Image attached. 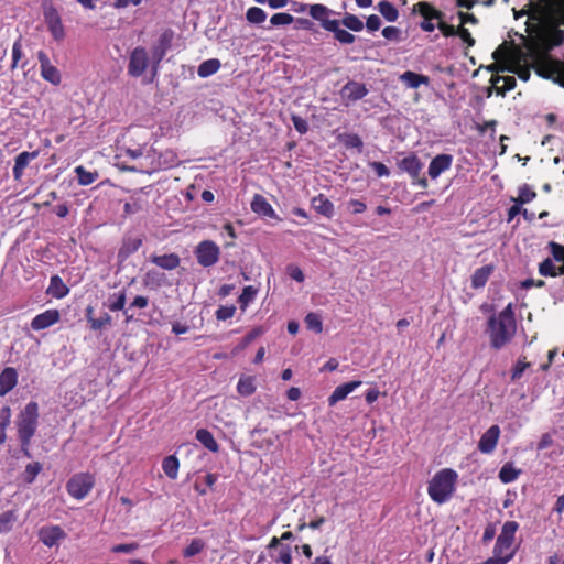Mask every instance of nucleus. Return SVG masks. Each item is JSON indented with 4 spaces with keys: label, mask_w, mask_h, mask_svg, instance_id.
I'll return each mask as SVG.
<instances>
[{
    "label": "nucleus",
    "mask_w": 564,
    "mask_h": 564,
    "mask_svg": "<svg viewBox=\"0 0 564 564\" xmlns=\"http://www.w3.org/2000/svg\"><path fill=\"white\" fill-rule=\"evenodd\" d=\"M149 66L148 52L142 46H137L130 54L128 74L132 77H140Z\"/></svg>",
    "instance_id": "9d476101"
},
{
    "label": "nucleus",
    "mask_w": 564,
    "mask_h": 564,
    "mask_svg": "<svg viewBox=\"0 0 564 564\" xmlns=\"http://www.w3.org/2000/svg\"><path fill=\"white\" fill-rule=\"evenodd\" d=\"M263 334V328L262 327H256L253 329H251L241 340L240 343V349H245L246 347H248L256 338H258L259 336H261Z\"/></svg>",
    "instance_id": "052dcab7"
},
{
    "label": "nucleus",
    "mask_w": 564,
    "mask_h": 564,
    "mask_svg": "<svg viewBox=\"0 0 564 564\" xmlns=\"http://www.w3.org/2000/svg\"><path fill=\"white\" fill-rule=\"evenodd\" d=\"M345 28L352 32H360L364 29V22L355 14L346 13L341 21Z\"/></svg>",
    "instance_id": "a18cd8bd"
},
{
    "label": "nucleus",
    "mask_w": 564,
    "mask_h": 564,
    "mask_svg": "<svg viewBox=\"0 0 564 564\" xmlns=\"http://www.w3.org/2000/svg\"><path fill=\"white\" fill-rule=\"evenodd\" d=\"M144 207V203L137 197H132L131 202H127L123 206V210L126 214H135L142 210Z\"/></svg>",
    "instance_id": "e2e57ef3"
},
{
    "label": "nucleus",
    "mask_w": 564,
    "mask_h": 564,
    "mask_svg": "<svg viewBox=\"0 0 564 564\" xmlns=\"http://www.w3.org/2000/svg\"><path fill=\"white\" fill-rule=\"evenodd\" d=\"M495 271L494 264H486L481 268H478L470 276V285L473 289L478 290L486 285L489 278Z\"/></svg>",
    "instance_id": "a878e982"
},
{
    "label": "nucleus",
    "mask_w": 564,
    "mask_h": 564,
    "mask_svg": "<svg viewBox=\"0 0 564 564\" xmlns=\"http://www.w3.org/2000/svg\"><path fill=\"white\" fill-rule=\"evenodd\" d=\"M378 10L388 22H394L399 18L398 9L387 0L378 3Z\"/></svg>",
    "instance_id": "4c0bfd02"
},
{
    "label": "nucleus",
    "mask_w": 564,
    "mask_h": 564,
    "mask_svg": "<svg viewBox=\"0 0 564 564\" xmlns=\"http://www.w3.org/2000/svg\"><path fill=\"white\" fill-rule=\"evenodd\" d=\"M534 70L533 63L531 59L524 61H516L509 66H500L499 70L509 72L516 74L521 80L528 82L531 76V70Z\"/></svg>",
    "instance_id": "6ab92c4d"
},
{
    "label": "nucleus",
    "mask_w": 564,
    "mask_h": 564,
    "mask_svg": "<svg viewBox=\"0 0 564 564\" xmlns=\"http://www.w3.org/2000/svg\"><path fill=\"white\" fill-rule=\"evenodd\" d=\"M412 12L417 13L423 18V21L420 23V28L424 32H433L435 30V24L432 21L442 20L445 15L441 10L436 9L427 1H420L415 3L412 8Z\"/></svg>",
    "instance_id": "423d86ee"
},
{
    "label": "nucleus",
    "mask_w": 564,
    "mask_h": 564,
    "mask_svg": "<svg viewBox=\"0 0 564 564\" xmlns=\"http://www.w3.org/2000/svg\"><path fill=\"white\" fill-rule=\"evenodd\" d=\"M339 141L348 149H357L361 152L364 149V142L357 133H344L339 135Z\"/></svg>",
    "instance_id": "ea45409f"
},
{
    "label": "nucleus",
    "mask_w": 564,
    "mask_h": 564,
    "mask_svg": "<svg viewBox=\"0 0 564 564\" xmlns=\"http://www.w3.org/2000/svg\"><path fill=\"white\" fill-rule=\"evenodd\" d=\"M18 383V371L13 367H6L0 372V397H4L8 394L11 390L14 389V387Z\"/></svg>",
    "instance_id": "4be33fe9"
},
{
    "label": "nucleus",
    "mask_w": 564,
    "mask_h": 564,
    "mask_svg": "<svg viewBox=\"0 0 564 564\" xmlns=\"http://www.w3.org/2000/svg\"><path fill=\"white\" fill-rule=\"evenodd\" d=\"M28 65V59L23 53L22 39L19 37L12 46V63L10 69L13 72L17 68H24Z\"/></svg>",
    "instance_id": "2f4dec72"
},
{
    "label": "nucleus",
    "mask_w": 564,
    "mask_h": 564,
    "mask_svg": "<svg viewBox=\"0 0 564 564\" xmlns=\"http://www.w3.org/2000/svg\"><path fill=\"white\" fill-rule=\"evenodd\" d=\"M521 473L520 469L516 468L511 462L505 464L502 468L499 471V479L503 484H509L514 481L519 474Z\"/></svg>",
    "instance_id": "c9c22d12"
},
{
    "label": "nucleus",
    "mask_w": 564,
    "mask_h": 564,
    "mask_svg": "<svg viewBox=\"0 0 564 564\" xmlns=\"http://www.w3.org/2000/svg\"><path fill=\"white\" fill-rule=\"evenodd\" d=\"M143 243L142 236H127L123 238L122 245L118 251V258L122 261L127 260L131 254L137 252Z\"/></svg>",
    "instance_id": "412c9836"
},
{
    "label": "nucleus",
    "mask_w": 564,
    "mask_h": 564,
    "mask_svg": "<svg viewBox=\"0 0 564 564\" xmlns=\"http://www.w3.org/2000/svg\"><path fill=\"white\" fill-rule=\"evenodd\" d=\"M180 467V460H163L162 468L167 477L175 479Z\"/></svg>",
    "instance_id": "bf43d9fd"
},
{
    "label": "nucleus",
    "mask_w": 564,
    "mask_h": 564,
    "mask_svg": "<svg viewBox=\"0 0 564 564\" xmlns=\"http://www.w3.org/2000/svg\"><path fill=\"white\" fill-rule=\"evenodd\" d=\"M173 37L174 32L171 29H166L160 34L156 44L152 47V70L154 76L159 70L161 62L172 46Z\"/></svg>",
    "instance_id": "6e6552de"
},
{
    "label": "nucleus",
    "mask_w": 564,
    "mask_h": 564,
    "mask_svg": "<svg viewBox=\"0 0 564 564\" xmlns=\"http://www.w3.org/2000/svg\"><path fill=\"white\" fill-rule=\"evenodd\" d=\"M500 436V427L491 425L480 437L478 442V449L482 454H490L497 446Z\"/></svg>",
    "instance_id": "f3484780"
},
{
    "label": "nucleus",
    "mask_w": 564,
    "mask_h": 564,
    "mask_svg": "<svg viewBox=\"0 0 564 564\" xmlns=\"http://www.w3.org/2000/svg\"><path fill=\"white\" fill-rule=\"evenodd\" d=\"M294 21V18L292 14L286 12H279L271 17L270 22L274 26L279 25H289Z\"/></svg>",
    "instance_id": "6e6d98bb"
},
{
    "label": "nucleus",
    "mask_w": 564,
    "mask_h": 564,
    "mask_svg": "<svg viewBox=\"0 0 564 564\" xmlns=\"http://www.w3.org/2000/svg\"><path fill=\"white\" fill-rule=\"evenodd\" d=\"M332 13V10L324 4L316 3L310 6V15L321 23V26L325 30V25L328 22H335L336 20H332L328 15Z\"/></svg>",
    "instance_id": "7c9ffc66"
},
{
    "label": "nucleus",
    "mask_w": 564,
    "mask_h": 564,
    "mask_svg": "<svg viewBox=\"0 0 564 564\" xmlns=\"http://www.w3.org/2000/svg\"><path fill=\"white\" fill-rule=\"evenodd\" d=\"M325 30L334 33V39L338 41L340 44H352L356 40L355 35L350 32L340 29V22L336 20L335 22H328L325 25Z\"/></svg>",
    "instance_id": "c85d7f7f"
},
{
    "label": "nucleus",
    "mask_w": 564,
    "mask_h": 564,
    "mask_svg": "<svg viewBox=\"0 0 564 564\" xmlns=\"http://www.w3.org/2000/svg\"><path fill=\"white\" fill-rule=\"evenodd\" d=\"M486 333L489 336L491 348L496 350H500L512 341L517 333V322L511 303L488 318Z\"/></svg>",
    "instance_id": "f03ea898"
},
{
    "label": "nucleus",
    "mask_w": 564,
    "mask_h": 564,
    "mask_svg": "<svg viewBox=\"0 0 564 564\" xmlns=\"http://www.w3.org/2000/svg\"><path fill=\"white\" fill-rule=\"evenodd\" d=\"M453 163L451 154L442 153L432 159L429 165V176L433 180L437 178L442 173L449 170Z\"/></svg>",
    "instance_id": "dca6fc26"
},
{
    "label": "nucleus",
    "mask_w": 564,
    "mask_h": 564,
    "mask_svg": "<svg viewBox=\"0 0 564 564\" xmlns=\"http://www.w3.org/2000/svg\"><path fill=\"white\" fill-rule=\"evenodd\" d=\"M78 184L82 186H88L98 178L97 172H89L84 166L79 165L75 167Z\"/></svg>",
    "instance_id": "a19ab883"
},
{
    "label": "nucleus",
    "mask_w": 564,
    "mask_h": 564,
    "mask_svg": "<svg viewBox=\"0 0 564 564\" xmlns=\"http://www.w3.org/2000/svg\"><path fill=\"white\" fill-rule=\"evenodd\" d=\"M46 293L55 299H64L69 293V288L64 283L63 279L54 274L50 279V285Z\"/></svg>",
    "instance_id": "c756f323"
},
{
    "label": "nucleus",
    "mask_w": 564,
    "mask_h": 564,
    "mask_svg": "<svg viewBox=\"0 0 564 564\" xmlns=\"http://www.w3.org/2000/svg\"><path fill=\"white\" fill-rule=\"evenodd\" d=\"M400 82L403 83L408 88L416 89L421 85L429 86L430 77L423 74H417L412 70H406L399 77Z\"/></svg>",
    "instance_id": "bb28decb"
},
{
    "label": "nucleus",
    "mask_w": 564,
    "mask_h": 564,
    "mask_svg": "<svg viewBox=\"0 0 564 564\" xmlns=\"http://www.w3.org/2000/svg\"><path fill=\"white\" fill-rule=\"evenodd\" d=\"M490 83L494 85L497 95L502 97L517 86V80L513 76L495 75L491 77Z\"/></svg>",
    "instance_id": "cd10ccee"
},
{
    "label": "nucleus",
    "mask_w": 564,
    "mask_h": 564,
    "mask_svg": "<svg viewBox=\"0 0 564 564\" xmlns=\"http://www.w3.org/2000/svg\"><path fill=\"white\" fill-rule=\"evenodd\" d=\"M150 261L163 270L172 271L180 267L181 258L176 253L152 254Z\"/></svg>",
    "instance_id": "393cba45"
},
{
    "label": "nucleus",
    "mask_w": 564,
    "mask_h": 564,
    "mask_svg": "<svg viewBox=\"0 0 564 564\" xmlns=\"http://www.w3.org/2000/svg\"><path fill=\"white\" fill-rule=\"evenodd\" d=\"M304 322L306 324V327L308 329L314 330L316 334H321L323 332L322 318L317 313H308L305 316Z\"/></svg>",
    "instance_id": "8fccbe9b"
},
{
    "label": "nucleus",
    "mask_w": 564,
    "mask_h": 564,
    "mask_svg": "<svg viewBox=\"0 0 564 564\" xmlns=\"http://www.w3.org/2000/svg\"><path fill=\"white\" fill-rule=\"evenodd\" d=\"M236 313L235 305H221L216 311L215 315L218 321H226L231 318Z\"/></svg>",
    "instance_id": "13d9d810"
},
{
    "label": "nucleus",
    "mask_w": 564,
    "mask_h": 564,
    "mask_svg": "<svg viewBox=\"0 0 564 564\" xmlns=\"http://www.w3.org/2000/svg\"><path fill=\"white\" fill-rule=\"evenodd\" d=\"M401 30L397 26H386L383 30H382V35L384 39L389 40V41H395V42H399L401 40Z\"/></svg>",
    "instance_id": "69168bd1"
},
{
    "label": "nucleus",
    "mask_w": 564,
    "mask_h": 564,
    "mask_svg": "<svg viewBox=\"0 0 564 564\" xmlns=\"http://www.w3.org/2000/svg\"><path fill=\"white\" fill-rule=\"evenodd\" d=\"M312 208L319 215L330 219L335 214L334 204L324 195L318 194L311 200Z\"/></svg>",
    "instance_id": "5701e85b"
},
{
    "label": "nucleus",
    "mask_w": 564,
    "mask_h": 564,
    "mask_svg": "<svg viewBox=\"0 0 564 564\" xmlns=\"http://www.w3.org/2000/svg\"><path fill=\"white\" fill-rule=\"evenodd\" d=\"M519 524L516 521H507L502 525L501 533L497 538L495 547H494V554L499 555L505 550H508L511 547L516 531L518 530Z\"/></svg>",
    "instance_id": "9b49d317"
},
{
    "label": "nucleus",
    "mask_w": 564,
    "mask_h": 564,
    "mask_svg": "<svg viewBox=\"0 0 564 564\" xmlns=\"http://www.w3.org/2000/svg\"><path fill=\"white\" fill-rule=\"evenodd\" d=\"M18 520L15 510H8L0 514V533H8L12 530Z\"/></svg>",
    "instance_id": "e433bc0d"
},
{
    "label": "nucleus",
    "mask_w": 564,
    "mask_h": 564,
    "mask_svg": "<svg viewBox=\"0 0 564 564\" xmlns=\"http://www.w3.org/2000/svg\"><path fill=\"white\" fill-rule=\"evenodd\" d=\"M237 391L243 397H249L256 391L254 378L251 376L240 377L237 383Z\"/></svg>",
    "instance_id": "58836bf2"
},
{
    "label": "nucleus",
    "mask_w": 564,
    "mask_h": 564,
    "mask_svg": "<svg viewBox=\"0 0 564 564\" xmlns=\"http://www.w3.org/2000/svg\"><path fill=\"white\" fill-rule=\"evenodd\" d=\"M95 478L89 473L75 474L66 484L67 492L75 499L85 498L94 487Z\"/></svg>",
    "instance_id": "39448f33"
},
{
    "label": "nucleus",
    "mask_w": 564,
    "mask_h": 564,
    "mask_svg": "<svg viewBox=\"0 0 564 564\" xmlns=\"http://www.w3.org/2000/svg\"><path fill=\"white\" fill-rule=\"evenodd\" d=\"M41 76L53 85H59L62 80L58 69L51 63L41 67Z\"/></svg>",
    "instance_id": "37998d69"
},
{
    "label": "nucleus",
    "mask_w": 564,
    "mask_h": 564,
    "mask_svg": "<svg viewBox=\"0 0 564 564\" xmlns=\"http://www.w3.org/2000/svg\"><path fill=\"white\" fill-rule=\"evenodd\" d=\"M205 547V543L200 539H193L191 543L183 550L184 557H192L197 555Z\"/></svg>",
    "instance_id": "3c124183"
},
{
    "label": "nucleus",
    "mask_w": 564,
    "mask_h": 564,
    "mask_svg": "<svg viewBox=\"0 0 564 564\" xmlns=\"http://www.w3.org/2000/svg\"><path fill=\"white\" fill-rule=\"evenodd\" d=\"M398 167L408 173L412 180H415L420 176L423 163L416 154L411 153L398 162Z\"/></svg>",
    "instance_id": "a211bd4d"
},
{
    "label": "nucleus",
    "mask_w": 564,
    "mask_h": 564,
    "mask_svg": "<svg viewBox=\"0 0 564 564\" xmlns=\"http://www.w3.org/2000/svg\"><path fill=\"white\" fill-rule=\"evenodd\" d=\"M91 312H93V310L89 307L87 310V321H88V323L90 325V328L93 330H99V329L104 328L105 326L111 324V319L112 318H111V316L108 313H104L98 318H95V317L90 316Z\"/></svg>",
    "instance_id": "79ce46f5"
},
{
    "label": "nucleus",
    "mask_w": 564,
    "mask_h": 564,
    "mask_svg": "<svg viewBox=\"0 0 564 564\" xmlns=\"http://www.w3.org/2000/svg\"><path fill=\"white\" fill-rule=\"evenodd\" d=\"M221 64L218 58L206 59L198 66L197 74L200 78H207L216 74Z\"/></svg>",
    "instance_id": "f704fd0d"
},
{
    "label": "nucleus",
    "mask_w": 564,
    "mask_h": 564,
    "mask_svg": "<svg viewBox=\"0 0 564 564\" xmlns=\"http://www.w3.org/2000/svg\"><path fill=\"white\" fill-rule=\"evenodd\" d=\"M42 465L39 462L30 463L26 465L24 471L21 474V479L25 484H32L39 473L42 470Z\"/></svg>",
    "instance_id": "c03bdc74"
},
{
    "label": "nucleus",
    "mask_w": 564,
    "mask_h": 564,
    "mask_svg": "<svg viewBox=\"0 0 564 564\" xmlns=\"http://www.w3.org/2000/svg\"><path fill=\"white\" fill-rule=\"evenodd\" d=\"M492 58L506 65H510L516 61L527 62L531 59L538 76L551 79L561 87H564V61L553 58L550 53L536 45H530L524 52L513 43L508 44L503 42L492 53Z\"/></svg>",
    "instance_id": "f257e3e1"
},
{
    "label": "nucleus",
    "mask_w": 564,
    "mask_h": 564,
    "mask_svg": "<svg viewBox=\"0 0 564 564\" xmlns=\"http://www.w3.org/2000/svg\"><path fill=\"white\" fill-rule=\"evenodd\" d=\"M251 209L259 216L279 219V216L276 215L271 204L268 202L265 197H263L260 194H256L253 196L251 202Z\"/></svg>",
    "instance_id": "aec40b11"
},
{
    "label": "nucleus",
    "mask_w": 564,
    "mask_h": 564,
    "mask_svg": "<svg viewBox=\"0 0 564 564\" xmlns=\"http://www.w3.org/2000/svg\"><path fill=\"white\" fill-rule=\"evenodd\" d=\"M269 556L275 563L292 564V551L290 545L280 543L276 536H273L267 546Z\"/></svg>",
    "instance_id": "f8f14e48"
},
{
    "label": "nucleus",
    "mask_w": 564,
    "mask_h": 564,
    "mask_svg": "<svg viewBox=\"0 0 564 564\" xmlns=\"http://www.w3.org/2000/svg\"><path fill=\"white\" fill-rule=\"evenodd\" d=\"M11 410L9 406H3L0 411V444L6 441V430L10 424Z\"/></svg>",
    "instance_id": "09e8293b"
},
{
    "label": "nucleus",
    "mask_w": 564,
    "mask_h": 564,
    "mask_svg": "<svg viewBox=\"0 0 564 564\" xmlns=\"http://www.w3.org/2000/svg\"><path fill=\"white\" fill-rule=\"evenodd\" d=\"M437 28L441 31V33L446 37L456 36L457 34V28L452 24H447L446 22L443 21V19L437 21Z\"/></svg>",
    "instance_id": "774afa93"
},
{
    "label": "nucleus",
    "mask_w": 564,
    "mask_h": 564,
    "mask_svg": "<svg viewBox=\"0 0 564 564\" xmlns=\"http://www.w3.org/2000/svg\"><path fill=\"white\" fill-rule=\"evenodd\" d=\"M547 248L553 257V260L557 262H564V246L555 241H550Z\"/></svg>",
    "instance_id": "4d7b16f0"
},
{
    "label": "nucleus",
    "mask_w": 564,
    "mask_h": 564,
    "mask_svg": "<svg viewBox=\"0 0 564 564\" xmlns=\"http://www.w3.org/2000/svg\"><path fill=\"white\" fill-rule=\"evenodd\" d=\"M536 196V193L531 189L527 184L520 187L518 198L514 202L523 205L531 200H533Z\"/></svg>",
    "instance_id": "864d4df0"
},
{
    "label": "nucleus",
    "mask_w": 564,
    "mask_h": 564,
    "mask_svg": "<svg viewBox=\"0 0 564 564\" xmlns=\"http://www.w3.org/2000/svg\"><path fill=\"white\" fill-rule=\"evenodd\" d=\"M140 547L138 542L117 544L111 547L113 553H132Z\"/></svg>",
    "instance_id": "338daca9"
},
{
    "label": "nucleus",
    "mask_w": 564,
    "mask_h": 564,
    "mask_svg": "<svg viewBox=\"0 0 564 564\" xmlns=\"http://www.w3.org/2000/svg\"><path fill=\"white\" fill-rule=\"evenodd\" d=\"M65 538L66 533L59 525L42 527L39 530V540L48 547L56 545Z\"/></svg>",
    "instance_id": "2eb2a0df"
},
{
    "label": "nucleus",
    "mask_w": 564,
    "mask_h": 564,
    "mask_svg": "<svg viewBox=\"0 0 564 564\" xmlns=\"http://www.w3.org/2000/svg\"><path fill=\"white\" fill-rule=\"evenodd\" d=\"M361 384V381H349L335 388L333 393L328 397V405L334 406L337 402L347 398L355 389Z\"/></svg>",
    "instance_id": "b1692460"
},
{
    "label": "nucleus",
    "mask_w": 564,
    "mask_h": 564,
    "mask_svg": "<svg viewBox=\"0 0 564 564\" xmlns=\"http://www.w3.org/2000/svg\"><path fill=\"white\" fill-rule=\"evenodd\" d=\"M34 156H35L34 152H28V151L21 152L20 154L17 155V158L14 160L13 170H12L13 177L15 180L21 178L25 167L29 165L31 159H33Z\"/></svg>",
    "instance_id": "473e14b6"
},
{
    "label": "nucleus",
    "mask_w": 564,
    "mask_h": 564,
    "mask_svg": "<svg viewBox=\"0 0 564 564\" xmlns=\"http://www.w3.org/2000/svg\"><path fill=\"white\" fill-rule=\"evenodd\" d=\"M369 90L364 83L348 80L339 90V95L347 104L356 102L368 95Z\"/></svg>",
    "instance_id": "ddd939ff"
},
{
    "label": "nucleus",
    "mask_w": 564,
    "mask_h": 564,
    "mask_svg": "<svg viewBox=\"0 0 564 564\" xmlns=\"http://www.w3.org/2000/svg\"><path fill=\"white\" fill-rule=\"evenodd\" d=\"M37 419L39 405L36 402L31 401L24 406L17 420L18 436L21 443V449L26 456H30L28 447L36 432Z\"/></svg>",
    "instance_id": "20e7f679"
},
{
    "label": "nucleus",
    "mask_w": 564,
    "mask_h": 564,
    "mask_svg": "<svg viewBox=\"0 0 564 564\" xmlns=\"http://www.w3.org/2000/svg\"><path fill=\"white\" fill-rule=\"evenodd\" d=\"M257 293L258 290L252 285H248L242 289V292L238 299V303L242 311H245L249 303H251L254 300Z\"/></svg>",
    "instance_id": "49530a36"
},
{
    "label": "nucleus",
    "mask_w": 564,
    "mask_h": 564,
    "mask_svg": "<svg viewBox=\"0 0 564 564\" xmlns=\"http://www.w3.org/2000/svg\"><path fill=\"white\" fill-rule=\"evenodd\" d=\"M531 366L530 362L525 361V357L519 358L511 370V380L516 381L520 379L523 372Z\"/></svg>",
    "instance_id": "5fc2aeb1"
},
{
    "label": "nucleus",
    "mask_w": 564,
    "mask_h": 564,
    "mask_svg": "<svg viewBox=\"0 0 564 564\" xmlns=\"http://www.w3.org/2000/svg\"><path fill=\"white\" fill-rule=\"evenodd\" d=\"M196 440L212 453H217L219 449L218 443L216 442L212 432L207 429H198L195 435Z\"/></svg>",
    "instance_id": "72a5a7b5"
},
{
    "label": "nucleus",
    "mask_w": 564,
    "mask_h": 564,
    "mask_svg": "<svg viewBox=\"0 0 564 564\" xmlns=\"http://www.w3.org/2000/svg\"><path fill=\"white\" fill-rule=\"evenodd\" d=\"M43 14L47 30L53 39L57 42L63 41L66 34L58 10L54 6H50L44 9Z\"/></svg>",
    "instance_id": "1a4fd4ad"
},
{
    "label": "nucleus",
    "mask_w": 564,
    "mask_h": 564,
    "mask_svg": "<svg viewBox=\"0 0 564 564\" xmlns=\"http://www.w3.org/2000/svg\"><path fill=\"white\" fill-rule=\"evenodd\" d=\"M458 474L452 468L438 470L429 481L427 494L430 498L443 505L447 502L456 490Z\"/></svg>",
    "instance_id": "7ed1b4c3"
},
{
    "label": "nucleus",
    "mask_w": 564,
    "mask_h": 564,
    "mask_svg": "<svg viewBox=\"0 0 564 564\" xmlns=\"http://www.w3.org/2000/svg\"><path fill=\"white\" fill-rule=\"evenodd\" d=\"M113 297H115V300L111 301L108 305L109 310L111 312L122 311L126 305V293L120 292L118 294H113Z\"/></svg>",
    "instance_id": "680f3d73"
},
{
    "label": "nucleus",
    "mask_w": 564,
    "mask_h": 564,
    "mask_svg": "<svg viewBox=\"0 0 564 564\" xmlns=\"http://www.w3.org/2000/svg\"><path fill=\"white\" fill-rule=\"evenodd\" d=\"M197 262L204 267H213L219 261L220 249L213 240L200 241L194 251Z\"/></svg>",
    "instance_id": "0eeeda50"
},
{
    "label": "nucleus",
    "mask_w": 564,
    "mask_h": 564,
    "mask_svg": "<svg viewBox=\"0 0 564 564\" xmlns=\"http://www.w3.org/2000/svg\"><path fill=\"white\" fill-rule=\"evenodd\" d=\"M539 273L542 276H556V265L553 262V259L546 258L539 264Z\"/></svg>",
    "instance_id": "603ef678"
},
{
    "label": "nucleus",
    "mask_w": 564,
    "mask_h": 564,
    "mask_svg": "<svg viewBox=\"0 0 564 564\" xmlns=\"http://www.w3.org/2000/svg\"><path fill=\"white\" fill-rule=\"evenodd\" d=\"M246 19L249 23L260 24L265 21L267 13L259 7H251L246 12Z\"/></svg>",
    "instance_id": "de8ad7c7"
},
{
    "label": "nucleus",
    "mask_w": 564,
    "mask_h": 564,
    "mask_svg": "<svg viewBox=\"0 0 564 564\" xmlns=\"http://www.w3.org/2000/svg\"><path fill=\"white\" fill-rule=\"evenodd\" d=\"M460 40L467 45V47H473L476 44L475 39L471 36V33L468 29L463 25L457 26V34Z\"/></svg>",
    "instance_id": "0e129e2a"
},
{
    "label": "nucleus",
    "mask_w": 564,
    "mask_h": 564,
    "mask_svg": "<svg viewBox=\"0 0 564 564\" xmlns=\"http://www.w3.org/2000/svg\"><path fill=\"white\" fill-rule=\"evenodd\" d=\"M61 319V313L56 308H50L44 311L43 313L37 314L31 321V328L33 330H42L46 329L54 324L58 323Z\"/></svg>",
    "instance_id": "4468645a"
}]
</instances>
